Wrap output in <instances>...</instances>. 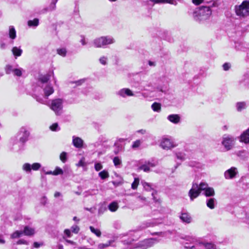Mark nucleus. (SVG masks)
Instances as JSON below:
<instances>
[{
	"instance_id": "obj_47",
	"label": "nucleus",
	"mask_w": 249,
	"mask_h": 249,
	"mask_svg": "<svg viewBox=\"0 0 249 249\" xmlns=\"http://www.w3.org/2000/svg\"><path fill=\"white\" fill-rule=\"evenodd\" d=\"M107 57H106L104 56H102L99 59V61H100V63L104 65H105L107 64Z\"/></svg>"
},
{
	"instance_id": "obj_14",
	"label": "nucleus",
	"mask_w": 249,
	"mask_h": 249,
	"mask_svg": "<svg viewBox=\"0 0 249 249\" xmlns=\"http://www.w3.org/2000/svg\"><path fill=\"white\" fill-rule=\"evenodd\" d=\"M156 166L155 163L150 161H146L144 164L141 165L139 168V170H143L145 172H149L151 171L150 168L154 167Z\"/></svg>"
},
{
	"instance_id": "obj_4",
	"label": "nucleus",
	"mask_w": 249,
	"mask_h": 249,
	"mask_svg": "<svg viewBox=\"0 0 249 249\" xmlns=\"http://www.w3.org/2000/svg\"><path fill=\"white\" fill-rule=\"evenodd\" d=\"M235 139L232 136L224 135L221 141L222 145L227 151L231 150L235 144Z\"/></svg>"
},
{
	"instance_id": "obj_41",
	"label": "nucleus",
	"mask_w": 249,
	"mask_h": 249,
	"mask_svg": "<svg viewBox=\"0 0 249 249\" xmlns=\"http://www.w3.org/2000/svg\"><path fill=\"white\" fill-rule=\"evenodd\" d=\"M113 162L115 166H118L122 163L121 159L118 157H115L113 160Z\"/></svg>"
},
{
	"instance_id": "obj_27",
	"label": "nucleus",
	"mask_w": 249,
	"mask_h": 249,
	"mask_svg": "<svg viewBox=\"0 0 249 249\" xmlns=\"http://www.w3.org/2000/svg\"><path fill=\"white\" fill-rule=\"evenodd\" d=\"M155 226V224L152 222H145L143 223L140 227V230H142L145 229L146 228L150 227H153Z\"/></svg>"
},
{
	"instance_id": "obj_43",
	"label": "nucleus",
	"mask_w": 249,
	"mask_h": 249,
	"mask_svg": "<svg viewBox=\"0 0 249 249\" xmlns=\"http://www.w3.org/2000/svg\"><path fill=\"white\" fill-rule=\"evenodd\" d=\"M22 70L21 68L15 69L13 71L14 75L17 76H21L22 74Z\"/></svg>"
},
{
	"instance_id": "obj_15",
	"label": "nucleus",
	"mask_w": 249,
	"mask_h": 249,
	"mask_svg": "<svg viewBox=\"0 0 249 249\" xmlns=\"http://www.w3.org/2000/svg\"><path fill=\"white\" fill-rule=\"evenodd\" d=\"M239 141L246 144L249 143V128L241 134L239 137Z\"/></svg>"
},
{
	"instance_id": "obj_17",
	"label": "nucleus",
	"mask_w": 249,
	"mask_h": 249,
	"mask_svg": "<svg viewBox=\"0 0 249 249\" xmlns=\"http://www.w3.org/2000/svg\"><path fill=\"white\" fill-rule=\"evenodd\" d=\"M167 119L175 124L179 123L180 121V117L178 114H171L167 117Z\"/></svg>"
},
{
	"instance_id": "obj_61",
	"label": "nucleus",
	"mask_w": 249,
	"mask_h": 249,
	"mask_svg": "<svg viewBox=\"0 0 249 249\" xmlns=\"http://www.w3.org/2000/svg\"><path fill=\"white\" fill-rule=\"evenodd\" d=\"M137 198L142 201H145L146 200V198L141 196H138Z\"/></svg>"
},
{
	"instance_id": "obj_56",
	"label": "nucleus",
	"mask_w": 249,
	"mask_h": 249,
	"mask_svg": "<svg viewBox=\"0 0 249 249\" xmlns=\"http://www.w3.org/2000/svg\"><path fill=\"white\" fill-rule=\"evenodd\" d=\"M64 233H65V234H66L67 235L68 237H70L71 236V231L70 230L66 229L64 231Z\"/></svg>"
},
{
	"instance_id": "obj_10",
	"label": "nucleus",
	"mask_w": 249,
	"mask_h": 249,
	"mask_svg": "<svg viewBox=\"0 0 249 249\" xmlns=\"http://www.w3.org/2000/svg\"><path fill=\"white\" fill-rule=\"evenodd\" d=\"M237 174V169L234 167H232L225 172L224 177L227 179H232L236 177Z\"/></svg>"
},
{
	"instance_id": "obj_12",
	"label": "nucleus",
	"mask_w": 249,
	"mask_h": 249,
	"mask_svg": "<svg viewBox=\"0 0 249 249\" xmlns=\"http://www.w3.org/2000/svg\"><path fill=\"white\" fill-rule=\"evenodd\" d=\"M29 134L30 133L29 131L25 127H21L19 131V135L21 136L19 139L20 141L22 142H26L28 140Z\"/></svg>"
},
{
	"instance_id": "obj_45",
	"label": "nucleus",
	"mask_w": 249,
	"mask_h": 249,
	"mask_svg": "<svg viewBox=\"0 0 249 249\" xmlns=\"http://www.w3.org/2000/svg\"><path fill=\"white\" fill-rule=\"evenodd\" d=\"M50 128L52 131H56L60 130L57 123H54L50 126Z\"/></svg>"
},
{
	"instance_id": "obj_53",
	"label": "nucleus",
	"mask_w": 249,
	"mask_h": 249,
	"mask_svg": "<svg viewBox=\"0 0 249 249\" xmlns=\"http://www.w3.org/2000/svg\"><path fill=\"white\" fill-rule=\"evenodd\" d=\"M122 151V147L121 146H117L116 149L114 150V153L115 154H118L120 152Z\"/></svg>"
},
{
	"instance_id": "obj_34",
	"label": "nucleus",
	"mask_w": 249,
	"mask_h": 249,
	"mask_svg": "<svg viewBox=\"0 0 249 249\" xmlns=\"http://www.w3.org/2000/svg\"><path fill=\"white\" fill-rule=\"evenodd\" d=\"M22 234H23L22 231H16L11 234V237L13 239L17 238L20 237Z\"/></svg>"
},
{
	"instance_id": "obj_44",
	"label": "nucleus",
	"mask_w": 249,
	"mask_h": 249,
	"mask_svg": "<svg viewBox=\"0 0 249 249\" xmlns=\"http://www.w3.org/2000/svg\"><path fill=\"white\" fill-rule=\"evenodd\" d=\"M142 143V141L140 140H136L134 142L133 144L132 145V148L133 149H136L138 148Z\"/></svg>"
},
{
	"instance_id": "obj_37",
	"label": "nucleus",
	"mask_w": 249,
	"mask_h": 249,
	"mask_svg": "<svg viewBox=\"0 0 249 249\" xmlns=\"http://www.w3.org/2000/svg\"><path fill=\"white\" fill-rule=\"evenodd\" d=\"M57 53L59 55L64 57L66 55L67 50L65 48H60L57 50Z\"/></svg>"
},
{
	"instance_id": "obj_1",
	"label": "nucleus",
	"mask_w": 249,
	"mask_h": 249,
	"mask_svg": "<svg viewBox=\"0 0 249 249\" xmlns=\"http://www.w3.org/2000/svg\"><path fill=\"white\" fill-rule=\"evenodd\" d=\"M211 14L212 11L209 7L201 6L195 10L193 16L196 20L201 21L207 19Z\"/></svg>"
},
{
	"instance_id": "obj_64",
	"label": "nucleus",
	"mask_w": 249,
	"mask_h": 249,
	"mask_svg": "<svg viewBox=\"0 0 249 249\" xmlns=\"http://www.w3.org/2000/svg\"><path fill=\"white\" fill-rule=\"evenodd\" d=\"M57 249H64L62 245H58L57 246Z\"/></svg>"
},
{
	"instance_id": "obj_25",
	"label": "nucleus",
	"mask_w": 249,
	"mask_h": 249,
	"mask_svg": "<svg viewBox=\"0 0 249 249\" xmlns=\"http://www.w3.org/2000/svg\"><path fill=\"white\" fill-rule=\"evenodd\" d=\"M9 36L12 39H14L16 37V31L13 26H10L9 29Z\"/></svg>"
},
{
	"instance_id": "obj_30",
	"label": "nucleus",
	"mask_w": 249,
	"mask_h": 249,
	"mask_svg": "<svg viewBox=\"0 0 249 249\" xmlns=\"http://www.w3.org/2000/svg\"><path fill=\"white\" fill-rule=\"evenodd\" d=\"M39 24V20L37 18H35L33 20H30L28 21V25L30 27H36Z\"/></svg>"
},
{
	"instance_id": "obj_63",
	"label": "nucleus",
	"mask_w": 249,
	"mask_h": 249,
	"mask_svg": "<svg viewBox=\"0 0 249 249\" xmlns=\"http://www.w3.org/2000/svg\"><path fill=\"white\" fill-rule=\"evenodd\" d=\"M45 174L46 175H54V171H48L47 172L45 173Z\"/></svg>"
},
{
	"instance_id": "obj_18",
	"label": "nucleus",
	"mask_w": 249,
	"mask_h": 249,
	"mask_svg": "<svg viewBox=\"0 0 249 249\" xmlns=\"http://www.w3.org/2000/svg\"><path fill=\"white\" fill-rule=\"evenodd\" d=\"M22 232L23 234L26 236H32L35 233V230L34 228L26 226L24 227Z\"/></svg>"
},
{
	"instance_id": "obj_60",
	"label": "nucleus",
	"mask_w": 249,
	"mask_h": 249,
	"mask_svg": "<svg viewBox=\"0 0 249 249\" xmlns=\"http://www.w3.org/2000/svg\"><path fill=\"white\" fill-rule=\"evenodd\" d=\"M42 245V244H40V243H38V242H35L34 243V247L36 248H38Z\"/></svg>"
},
{
	"instance_id": "obj_2",
	"label": "nucleus",
	"mask_w": 249,
	"mask_h": 249,
	"mask_svg": "<svg viewBox=\"0 0 249 249\" xmlns=\"http://www.w3.org/2000/svg\"><path fill=\"white\" fill-rule=\"evenodd\" d=\"M115 42L114 39L109 36H101L96 38L93 41V46L96 48H101L104 46L113 44Z\"/></svg>"
},
{
	"instance_id": "obj_8",
	"label": "nucleus",
	"mask_w": 249,
	"mask_h": 249,
	"mask_svg": "<svg viewBox=\"0 0 249 249\" xmlns=\"http://www.w3.org/2000/svg\"><path fill=\"white\" fill-rule=\"evenodd\" d=\"M160 146L164 149H170L176 146L174 142L170 139L163 138L160 142Z\"/></svg>"
},
{
	"instance_id": "obj_40",
	"label": "nucleus",
	"mask_w": 249,
	"mask_h": 249,
	"mask_svg": "<svg viewBox=\"0 0 249 249\" xmlns=\"http://www.w3.org/2000/svg\"><path fill=\"white\" fill-rule=\"evenodd\" d=\"M139 178H135L134 181L132 182L131 184L132 189L135 190L137 188L139 184Z\"/></svg>"
},
{
	"instance_id": "obj_3",
	"label": "nucleus",
	"mask_w": 249,
	"mask_h": 249,
	"mask_svg": "<svg viewBox=\"0 0 249 249\" xmlns=\"http://www.w3.org/2000/svg\"><path fill=\"white\" fill-rule=\"evenodd\" d=\"M236 14L241 18L249 16V1H244L240 5L235 7Z\"/></svg>"
},
{
	"instance_id": "obj_55",
	"label": "nucleus",
	"mask_w": 249,
	"mask_h": 249,
	"mask_svg": "<svg viewBox=\"0 0 249 249\" xmlns=\"http://www.w3.org/2000/svg\"><path fill=\"white\" fill-rule=\"evenodd\" d=\"M17 244H18V245H20V244H26V245H27L28 244V242L26 240H25L20 239V240H19L17 242Z\"/></svg>"
},
{
	"instance_id": "obj_9",
	"label": "nucleus",
	"mask_w": 249,
	"mask_h": 249,
	"mask_svg": "<svg viewBox=\"0 0 249 249\" xmlns=\"http://www.w3.org/2000/svg\"><path fill=\"white\" fill-rule=\"evenodd\" d=\"M41 167V164L39 163L36 162L33 164L29 163H25L22 165V169L27 173H30L31 170L37 171Z\"/></svg>"
},
{
	"instance_id": "obj_7",
	"label": "nucleus",
	"mask_w": 249,
	"mask_h": 249,
	"mask_svg": "<svg viewBox=\"0 0 249 249\" xmlns=\"http://www.w3.org/2000/svg\"><path fill=\"white\" fill-rule=\"evenodd\" d=\"M200 194L198 189V184L196 183H193L192 188L190 190L188 195L191 200L196 198Z\"/></svg>"
},
{
	"instance_id": "obj_5",
	"label": "nucleus",
	"mask_w": 249,
	"mask_h": 249,
	"mask_svg": "<svg viewBox=\"0 0 249 249\" xmlns=\"http://www.w3.org/2000/svg\"><path fill=\"white\" fill-rule=\"evenodd\" d=\"M63 101L58 98L53 100L49 106L50 108L53 110L56 115H60L62 113Z\"/></svg>"
},
{
	"instance_id": "obj_35",
	"label": "nucleus",
	"mask_w": 249,
	"mask_h": 249,
	"mask_svg": "<svg viewBox=\"0 0 249 249\" xmlns=\"http://www.w3.org/2000/svg\"><path fill=\"white\" fill-rule=\"evenodd\" d=\"M99 176L102 179H104L109 177V174L107 171L103 170L99 173Z\"/></svg>"
},
{
	"instance_id": "obj_39",
	"label": "nucleus",
	"mask_w": 249,
	"mask_h": 249,
	"mask_svg": "<svg viewBox=\"0 0 249 249\" xmlns=\"http://www.w3.org/2000/svg\"><path fill=\"white\" fill-rule=\"evenodd\" d=\"M176 157L180 160H184L185 159V154L182 152H178L176 153Z\"/></svg>"
},
{
	"instance_id": "obj_48",
	"label": "nucleus",
	"mask_w": 249,
	"mask_h": 249,
	"mask_svg": "<svg viewBox=\"0 0 249 249\" xmlns=\"http://www.w3.org/2000/svg\"><path fill=\"white\" fill-rule=\"evenodd\" d=\"M79 230V227L77 225H73L71 227V231L74 233H77Z\"/></svg>"
},
{
	"instance_id": "obj_57",
	"label": "nucleus",
	"mask_w": 249,
	"mask_h": 249,
	"mask_svg": "<svg viewBox=\"0 0 249 249\" xmlns=\"http://www.w3.org/2000/svg\"><path fill=\"white\" fill-rule=\"evenodd\" d=\"M36 100L37 102H38L41 104H45L44 100L40 97H36Z\"/></svg>"
},
{
	"instance_id": "obj_62",
	"label": "nucleus",
	"mask_w": 249,
	"mask_h": 249,
	"mask_svg": "<svg viewBox=\"0 0 249 249\" xmlns=\"http://www.w3.org/2000/svg\"><path fill=\"white\" fill-rule=\"evenodd\" d=\"M61 193L58 192H56L55 193H54V196L55 197H59L60 196H61Z\"/></svg>"
},
{
	"instance_id": "obj_26",
	"label": "nucleus",
	"mask_w": 249,
	"mask_h": 249,
	"mask_svg": "<svg viewBox=\"0 0 249 249\" xmlns=\"http://www.w3.org/2000/svg\"><path fill=\"white\" fill-rule=\"evenodd\" d=\"M236 107L238 111H241L246 108V103L245 102H238L236 104Z\"/></svg>"
},
{
	"instance_id": "obj_20",
	"label": "nucleus",
	"mask_w": 249,
	"mask_h": 249,
	"mask_svg": "<svg viewBox=\"0 0 249 249\" xmlns=\"http://www.w3.org/2000/svg\"><path fill=\"white\" fill-rule=\"evenodd\" d=\"M150 1L153 2L154 4L159 3H169L173 5L177 4L175 0H149Z\"/></svg>"
},
{
	"instance_id": "obj_46",
	"label": "nucleus",
	"mask_w": 249,
	"mask_h": 249,
	"mask_svg": "<svg viewBox=\"0 0 249 249\" xmlns=\"http://www.w3.org/2000/svg\"><path fill=\"white\" fill-rule=\"evenodd\" d=\"M54 176H57L58 175H62L63 173V170L59 168V167H56L54 170Z\"/></svg>"
},
{
	"instance_id": "obj_54",
	"label": "nucleus",
	"mask_w": 249,
	"mask_h": 249,
	"mask_svg": "<svg viewBox=\"0 0 249 249\" xmlns=\"http://www.w3.org/2000/svg\"><path fill=\"white\" fill-rule=\"evenodd\" d=\"M204 0H192V2L195 5H199L203 2Z\"/></svg>"
},
{
	"instance_id": "obj_11",
	"label": "nucleus",
	"mask_w": 249,
	"mask_h": 249,
	"mask_svg": "<svg viewBox=\"0 0 249 249\" xmlns=\"http://www.w3.org/2000/svg\"><path fill=\"white\" fill-rule=\"evenodd\" d=\"M41 87L43 89V95L46 99H47L49 96L54 92L53 88L50 84H46L44 86L41 85Z\"/></svg>"
},
{
	"instance_id": "obj_36",
	"label": "nucleus",
	"mask_w": 249,
	"mask_h": 249,
	"mask_svg": "<svg viewBox=\"0 0 249 249\" xmlns=\"http://www.w3.org/2000/svg\"><path fill=\"white\" fill-rule=\"evenodd\" d=\"M15 69L11 65H6L5 67V71L6 74H9L11 72H13Z\"/></svg>"
},
{
	"instance_id": "obj_21",
	"label": "nucleus",
	"mask_w": 249,
	"mask_h": 249,
	"mask_svg": "<svg viewBox=\"0 0 249 249\" xmlns=\"http://www.w3.org/2000/svg\"><path fill=\"white\" fill-rule=\"evenodd\" d=\"M216 200L214 198H211L206 200L207 206L211 209H213L215 208Z\"/></svg>"
},
{
	"instance_id": "obj_58",
	"label": "nucleus",
	"mask_w": 249,
	"mask_h": 249,
	"mask_svg": "<svg viewBox=\"0 0 249 249\" xmlns=\"http://www.w3.org/2000/svg\"><path fill=\"white\" fill-rule=\"evenodd\" d=\"M5 243V241L3 239L2 234H0V244H4Z\"/></svg>"
},
{
	"instance_id": "obj_22",
	"label": "nucleus",
	"mask_w": 249,
	"mask_h": 249,
	"mask_svg": "<svg viewBox=\"0 0 249 249\" xmlns=\"http://www.w3.org/2000/svg\"><path fill=\"white\" fill-rule=\"evenodd\" d=\"M108 208L111 212H115L119 208L118 203L116 201L112 202L108 205Z\"/></svg>"
},
{
	"instance_id": "obj_59",
	"label": "nucleus",
	"mask_w": 249,
	"mask_h": 249,
	"mask_svg": "<svg viewBox=\"0 0 249 249\" xmlns=\"http://www.w3.org/2000/svg\"><path fill=\"white\" fill-rule=\"evenodd\" d=\"M81 38L80 42L83 45H85L87 44V42H86L85 37L83 36H81Z\"/></svg>"
},
{
	"instance_id": "obj_29",
	"label": "nucleus",
	"mask_w": 249,
	"mask_h": 249,
	"mask_svg": "<svg viewBox=\"0 0 249 249\" xmlns=\"http://www.w3.org/2000/svg\"><path fill=\"white\" fill-rule=\"evenodd\" d=\"M209 188L208 184L204 182H202L198 185V189L200 192L201 191L205 192Z\"/></svg>"
},
{
	"instance_id": "obj_50",
	"label": "nucleus",
	"mask_w": 249,
	"mask_h": 249,
	"mask_svg": "<svg viewBox=\"0 0 249 249\" xmlns=\"http://www.w3.org/2000/svg\"><path fill=\"white\" fill-rule=\"evenodd\" d=\"M48 199L46 196H43L40 199V203L43 205H45L47 203Z\"/></svg>"
},
{
	"instance_id": "obj_31",
	"label": "nucleus",
	"mask_w": 249,
	"mask_h": 249,
	"mask_svg": "<svg viewBox=\"0 0 249 249\" xmlns=\"http://www.w3.org/2000/svg\"><path fill=\"white\" fill-rule=\"evenodd\" d=\"M113 241L112 240H110L109 241H108L107 243H100L98 245V249H104V248H107L109 246H110L111 244L113 243Z\"/></svg>"
},
{
	"instance_id": "obj_6",
	"label": "nucleus",
	"mask_w": 249,
	"mask_h": 249,
	"mask_svg": "<svg viewBox=\"0 0 249 249\" xmlns=\"http://www.w3.org/2000/svg\"><path fill=\"white\" fill-rule=\"evenodd\" d=\"M158 241L156 238H149L139 242L136 245V248H141L142 249H147L148 248L152 247Z\"/></svg>"
},
{
	"instance_id": "obj_23",
	"label": "nucleus",
	"mask_w": 249,
	"mask_h": 249,
	"mask_svg": "<svg viewBox=\"0 0 249 249\" xmlns=\"http://www.w3.org/2000/svg\"><path fill=\"white\" fill-rule=\"evenodd\" d=\"M12 52L15 57L16 58L17 57L20 56L22 53V50L17 47H14L12 49Z\"/></svg>"
},
{
	"instance_id": "obj_24",
	"label": "nucleus",
	"mask_w": 249,
	"mask_h": 249,
	"mask_svg": "<svg viewBox=\"0 0 249 249\" xmlns=\"http://www.w3.org/2000/svg\"><path fill=\"white\" fill-rule=\"evenodd\" d=\"M203 194L207 197L213 196L215 195L214 190L213 188L209 187V188L204 192Z\"/></svg>"
},
{
	"instance_id": "obj_16",
	"label": "nucleus",
	"mask_w": 249,
	"mask_h": 249,
	"mask_svg": "<svg viewBox=\"0 0 249 249\" xmlns=\"http://www.w3.org/2000/svg\"><path fill=\"white\" fill-rule=\"evenodd\" d=\"M72 144L76 148H81L83 146L84 141L78 137L73 136Z\"/></svg>"
},
{
	"instance_id": "obj_38",
	"label": "nucleus",
	"mask_w": 249,
	"mask_h": 249,
	"mask_svg": "<svg viewBox=\"0 0 249 249\" xmlns=\"http://www.w3.org/2000/svg\"><path fill=\"white\" fill-rule=\"evenodd\" d=\"M142 183L144 189L147 191H150L152 190V188L150 184L146 182H142Z\"/></svg>"
},
{
	"instance_id": "obj_28",
	"label": "nucleus",
	"mask_w": 249,
	"mask_h": 249,
	"mask_svg": "<svg viewBox=\"0 0 249 249\" xmlns=\"http://www.w3.org/2000/svg\"><path fill=\"white\" fill-rule=\"evenodd\" d=\"M49 79V76L48 75H43L41 76L39 79V81L41 83V85H45L48 84L47 83Z\"/></svg>"
},
{
	"instance_id": "obj_19",
	"label": "nucleus",
	"mask_w": 249,
	"mask_h": 249,
	"mask_svg": "<svg viewBox=\"0 0 249 249\" xmlns=\"http://www.w3.org/2000/svg\"><path fill=\"white\" fill-rule=\"evenodd\" d=\"M180 218L182 222L187 223H190L192 221V218L190 215L187 213H182L181 215L180 216Z\"/></svg>"
},
{
	"instance_id": "obj_49",
	"label": "nucleus",
	"mask_w": 249,
	"mask_h": 249,
	"mask_svg": "<svg viewBox=\"0 0 249 249\" xmlns=\"http://www.w3.org/2000/svg\"><path fill=\"white\" fill-rule=\"evenodd\" d=\"M94 168L96 171H99L103 168V166L101 163H96L94 165Z\"/></svg>"
},
{
	"instance_id": "obj_51",
	"label": "nucleus",
	"mask_w": 249,
	"mask_h": 249,
	"mask_svg": "<svg viewBox=\"0 0 249 249\" xmlns=\"http://www.w3.org/2000/svg\"><path fill=\"white\" fill-rule=\"evenodd\" d=\"M231 65L229 63H225L223 65V68L225 71H228L229 70Z\"/></svg>"
},
{
	"instance_id": "obj_32",
	"label": "nucleus",
	"mask_w": 249,
	"mask_h": 249,
	"mask_svg": "<svg viewBox=\"0 0 249 249\" xmlns=\"http://www.w3.org/2000/svg\"><path fill=\"white\" fill-rule=\"evenodd\" d=\"M151 107L154 111L159 112L161 109V105L160 103L155 102L152 105Z\"/></svg>"
},
{
	"instance_id": "obj_52",
	"label": "nucleus",
	"mask_w": 249,
	"mask_h": 249,
	"mask_svg": "<svg viewBox=\"0 0 249 249\" xmlns=\"http://www.w3.org/2000/svg\"><path fill=\"white\" fill-rule=\"evenodd\" d=\"M57 1V0H55L54 1H53L52 2V3L51 4V5L50 6V8L51 10H53L55 9V4H56Z\"/></svg>"
},
{
	"instance_id": "obj_33",
	"label": "nucleus",
	"mask_w": 249,
	"mask_h": 249,
	"mask_svg": "<svg viewBox=\"0 0 249 249\" xmlns=\"http://www.w3.org/2000/svg\"><path fill=\"white\" fill-rule=\"evenodd\" d=\"M89 229H90V231L93 233L95 234L97 237H99L101 236V232L100 230H99L98 229H95L92 226H90L89 227Z\"/></svg>"
},
{
	"instance_id": "obj_13",
	"label": "nucleus",
	"mask_w": 249,
	"mask_h": 249,
	"mask_svg": "<svg viewBox=\"0 0 249 249\" xmlns=\"http://www.w3.org/2000/svg\"><path fill=\"white\" fill-rule=\"evenodd\" d=\"M116 94L117 95L123 98H125L126 96H134V94L133 93L132 91H131L130 89L127 88H124L121 89L120 90L117 92Z\"/></svg>"
},
{
	"instance_id": "obj_42",
	"label": "nucleus",
	"mask_w": 249,
	"mask_h": 249,
	"mask_svg": "<svg viewBox=\"0 0 249 249\" xmlns=\"http://www.w3.org/2000/svg\"><path fill=\"white\" fill-rule=\"evenodd\" d=\"M60 159L62 162L65 163L67 160V154L65 152H63L60 155Z\"/></svg>"
}]
</instances>
